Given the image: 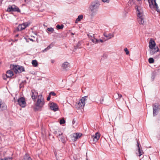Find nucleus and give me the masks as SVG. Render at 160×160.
<instances>
[{
  "label": "nucleus",
  "instance_id": "obj_48",
  "mask_svg": "<svg viewBox=\"0 0 160 160\" xmlns=\"http://www.w3.org/2000/svg\"><path fill=\"white\" fill-rule=\"evenodd\" d=\"M30 40L32 41H33V40L32 39H30Z\"/></svg>",
  "mask_w": 160,
  "mask_h": 160
},
{
  "label": "nucleus",
  "instance_id": "obj_25",
  "mask_svg": "<svg viewBox=\"0 0 160 160\" xmlns=\"http://www.w3.org/2000/svg\"><path fill=\"white\" fill-rule=\"evenodd\" d=\"M156 72L155 71H154L152 73V76L151 77V78L152 81H153L154 79L156 76Z\"/></svg>",
  "mask_w": 160,
  "mask_h": 160
},
{
  "label": "nucleus",
  "instance_id": "obj_2",
  "mask_svg": "<svg viewBox=\"0 0 160 160\" xmlns=\"http://www.w3.org/2000/svg\"><path fill=\"white\" fill-rule=\"evenodd\" d=\"M87 98V96L82 97L76 104L75 107L77 109H79L84 108Z\"/></svg>",
  "mask_w": 160,
  "mask_h": 160
},
{
  "label": "nucleus",
  "instance_id": "obj_38",
  "mask_svg": "<svg viewBox=\"0 0 160 160\" xmlns=\"http://www.w3.org/2000/svg\"><path fill=\"white\" fill-rule=\"evenodd\" d=\"M104 101V98L102 97L100 100V103H102Z\"/></svg>",
  "mask_w": 160,
  "mask_h": 160
},
{
  "label": "nucleus",
  "instance_id": "obj_26",
  "mask_svg": "<svg viewBox=\"0 0 160 160\" xmlns=\"http://www.w3.org/2000/svg\"><path fill=\"white\" fill-rule=\"evenodd\" d=\"M32 63L34 67H35L37 66L38 65V62L36 60H32Z\"/></svg>",
  "mask_w": 160,
  "mask_h": 160
},
{
  "label": "nucleus",
  "instance_id": "obj_47",
  "mask_svg": "<svg viewBox=\"0 0 160 160\" xmlns=\"http://www.w3.org/2000/svg\"><path fill=\"white\" fill-rule=\"evenodd\" d=\"M99 41H100L101 42H103V41L102 39H100Z\"/></svg>",
  "mask_w": 160,
  "mask_h": 160
},
{
  "label": "nucleus",
  "instance_id": "obj_40",
  "mask_svg": "<svg viewBox=\"0 0 160 160\" xmlns=\"http://www.w3.org/2000/svg\"><path fill=\"white\" fill-rule=\"evenodd\" d=\"M50 94H51L53 96H55L56 95V94H55V93L53 92H51L50 93Z\"/></svg>",
  "mask_w": 160,
  "mask_h": 160
},
{
  "label": "nucleus",
  "instance_id": "obj_30",
  "mask_svg": "<svg viewBox=\"0 0 160 160\" xmlns=\"http://www.w3.org/2000/svg\"><path fill=\"white\" fill-rule=\"evenodd\" d=\"M138 152L139 153V156L140 157L141 155H142L143 153V152L141 150V149L140 148H139V149H138Z\"/></svg>",
  "mask_w": 160,
  "mask_h": 160
},
{
  "label": "nucleus",
  "instance_id": "obj_1",
  "mask_svg": "<svg viewBox=\"0 0 160 160\" xmlns=\"http://www.w3.org/2000/svg\"><path fill=\"white\" fill-rule=\"evenodd\" d=\"M99 5V2L97 1H94L91 3L89 7L91 17H93L97 14Z\"/></svg>",
  "mask_w": 160,
  "mask_h": 160
},
{
  "label": "nucleus",
  "instance_id": "obj_45",
  "mask_svg": "<svg viewBox=\"0 0 160 160\" xmlns=\"http://www.w3.org/2000/svg\"><path fill=\"white\" fill-rule=\"evenodd\" d=\"M80 42H79L78 43V44H77V46H78V47H79V46H80Z\"/></svg>",
  "mask_w": 160,
  "mask_h": 160
},
{
  "label": "nucleus",
  "instance_id": "obj_36",
  "mask_svg": "<svg viewBox=\"0 0 160 160\" xmlns=\"http://www.w3.org/2000/svg\"><path fill=\"white\" fill-rule=\"evenodd\" d=\"M23 160H32L31 158H30V157H26V158H24L23 159Z\"/></svg>",
  "mask_w": 160,
  "mask_h": 160
},
{
  "label": "nucleus",
  "instance_id": "obj_33",
  "mask_svg": "<svg viewBox=\"0 0 160 160\" xmlns=\"http://www.w3.org/2000/svg\"><path fill=\"white\" fill-rule=\"evenodd\" d=\"M118 93H115L114 95V98L116 99L118 101L119 99V97L118 96Z\"/></svg>",
  "mask_w": 160,
  "mask_h": 160
},
{
  "label": "nucleus",
  "instance_id": "obj_42",
  "mask_svg": "<svg viewBox=\"0 0 160 160\" xmlns=\"http://www.w3.org/2000/svg\"><path fill=\"white\" fill-rule=\"evenodd\" d=\"M95 43H98L99 40H98V39H96L95 38Z\"/></svg>",
  "mask_w": 160,
  "mask_h": 160
},
{
  "label": "nucleus",
  "instance_id": "obj_54",
  "mask_svg": "<svg viewBox=\"0 0 160 160\" xmlns=\"http://www.w3.org/2000/svg\"><path fill=\"white\" fill-rule=\"evenodd\" d=\"M130 2H129V3H130Z\"/></svg>",
  "mask_w": 160,
  "mask_h": 160
},
{
  "label": "nucleus",
  "instance_id": "obj_7",
  "mask_svg": "<svg viewBox=\"0 0 160 160\" xmlns=\"http://www.w3.org/2000/svg\"><path fill=\"white\" fill-rule=\"evenodd\" d=\"M7 11L8 12H20V11L19 8L14 5L9 6L7 8Z\"/></svg>",
  "mask_w": 160,
  "mask_h": 160
},
{
  "label": "nucleus",
  "instance_id": "obj_35",
  "mask_svg": "<svg viewBox=\"0 0 160 160\" xmlns=\"http://www.w3.org/2000/svg\"><path fill=\"white\" fill-rule=\"evenodd\" d=\"M124 50L126 52L127 55H128L129 54V51L128 50L127 48H125L124 49Z\"/></svg>",
  "mask_w": 160,
  "mask_h": 160
},
{
  "label": "nucleus",
  "instance_id": "obj_11",
  "mask_svg": "<svg viewBox=\"0 0 160 160\" xmlns=\"http://www.w3.org/2000/svg\"><path fill=\"white\" fill-rule=\"evenodd\" d=\"M18 104L22 107L24 108L26 106V102L24 98L22 97L18 100Z\"/></svg>",
  "mask_w": 160,
  "mask_h": 160
},
{
  "label": "nucleus",
  "instance_id": "obj_12",
  "mask_svg": "<svg viewBox=\"0 0 160 160\" xmlns=\"http://www.w3.org/2000/svg\"><path fill=\"white\" fill-rule=\"evenodd\" d=\"M159 50V49L158 47L152 48V49L149 48V49L150 54L151 55L154 54L155 53L158 52Z\"/></svg>",
  "mask_w": 160,
  "mask_h": 160
},
{
  "label": "nucleus",
  "instance_id": "obj_20",
  "mask_svg": "<svg viewBox=\"0 0 160 160\" xmlns=\"http://www.w3.org/2000/svg\"><path fill=\"white\" fill-rule=\"evenodd\" d=\"M7 109V106L5 103L1 101L0 104V111H3Z\"/></svg>",
  "mask_w": 160,
  "mask_h": 160
},
{
  "label": "nucleus",
  "instance_id": "obj_34",
  "mask_svg": "<svg viewBox=\"0 0 160 160\" xmlns=\"http://www.w3.org/2000/svg\"><path fill=\"white\" fill-rule=\"evenodd\" d=\"M65 123V121L63 118H62L60 120V123L61 124H64Z\"/></svg>",
  "mask_w": 160,
  "mask_h": 160
},
{
  "label": "nucleus",
  "instance_id": "obj_14",
  "mask_svg": "<svg viewBox=\"0 0 160 160\" xmlns=\"http://www.w3.org/2000/svg\"><path fill=\"white\" fill-rule=\"evenodd\" d=\"M50 108L51 109L54 111H57L58 110V107L57 104L53 102L50 103Z\"/></svg>",
  "mask_w": 160,
  "mask_h": 160
},
{
  "label": "nucleus",
  "instance_id": "obj_51",
  "mask_svg": "<svg viewBox=\"0 0 160 160\" xmlns=\"http://www.w3.org/2000/svg\"><path fill=\"white\" fill-rule=\"evenodd\" d=\"M16 36V37H18V35H17Z\"/></svg>",
  "mask_w": 160,
  "mask_h": 160
},
{
  "label": "nucleus",
  "instance_id": "obj_5",
  "mask_svg": "<svg viewBox=\"0 0 160 160\" xmlns=\"http://www.w3.org/2000/svg\"><path fill=\"white\" fill-rule=\"evenodd\" d=\"M82 135V134L79 132L73 133L70 136V141L73 142L75 141L78 139L80 138Z\"/></svg>",
  "mask_w": 160,
  "mask_h": 160
},
{
  "label": "nucleus",
  "instance_id": "obj_23",
  "mask_svg": "<svg viewBox=\"0 0 160 160\" xmlns=\"http://www.w3.org/2000/svg\"><path fill=\"white\" fill-rule=\"evenodd\" d=\"M83 15H79L76 20L75 23H78V22L80 21L83 18Z\"/></svg>",
  "mask_w": 160,
  "mask_h": 160
},
{
  "label": "nucleus",
  "instance_id": "obj_6",
  "mask_svg": "<svg viewBox=\"0 0 160 160\" xmlns=\"http://www.w3.org/2000/svg\"><path fill=\"white\" fill-rule=\"evenodd\" d=\"M136 9H137V16L138 19L144 18L142 8L141 7L136 6Z\"/></svg>",
  "mask_w": 160,
  "mask_h": 160
},
{
  "label": "nucleus",
  "instance_id": "obj_19",
  "mask_svg": "<svg viewBox=\"0 0 160 160\" xmlns=\"http://www.w3.org/2000/svg\"><path fill=\"white\" fill-rule=\"evenodd\" d=\"M156 43L155 41L152 40H150L149 42V49H152V48L156 47Z\"/></svg>",
  "mask_w": 160,
  "mask_h": 160
},
{
  "label": "nucleus",
  "instance_id": "obj_37",
  "mask_svg": "<svg viewBox=\"0 0 160 160\" xmlns=\"http://www.w3.org/2000/svg\"><path fill=\"white\" fill-rule=\"evenodd\" d=\"M12 158H5L4 159V160H12Z\"/></svg>",
  "mask_w": 160,
  "mask_h": 160
},
{
  "label": "nucleus",
  "instance_id": "obj_21",
  "mask_svg": "<svg viewBox=\"0 0 160 160\" xmlns=\"http://www.w3.org/2000/svg\"><path fill=\"white\" fill-rule=\"evenodd\" d=\"M88 36L90 39L92 41L93 43L95 42V37L94 34L91 35L90 34H88Z\"/></svg>",
  "mask_w": 160,
  "mask_h": 160
},
{
  "label": "nucleus",
  "instance_id": "obj_27",
  "mask_svg": "<svg viewBox=\"0 0 160 160\" xmlns=\"http://www.w3.org/2000/svg\"><path fill=\"white\" fill-rule=\"evenodd\" d=\"M53 46L51 44H50L46 48L42 51V52H46L47 50H49L50 48Z\"/></svg>",
  "mask_w": 160,
  "mask_h": 160
},
{
  "label": "nucleus",
  "instance_id": "obj_50",
  "mask_svg": "<svg viewBox=\"0 0 160 160\" xmlns=\"http://www.w3.org/2000/svg\"><path fill=\"white\" fill-rule=\"evenodd\" d=\"M1 100L0 99V104L1 103Z\"/></svg>",
  "mask_w": 160,
  "mask_h": 160
},
{
  "label": "nucleus",
  "instance_id": "obj_24",
  "mask_svg": "<svg viewBox=\"0 0 160 160\" xmlns=\"http://www.w3.org/2000/svg\"><path fill=\"white\" fill-rule=\"evenodd\" d=\"M54 133L57 135V137H58V136H59L60 135H62L63 134V132H61L60 130L58 129L57 131H55L54 132Z\"/></svg>",
  "mask_w": 160,
  "mask_h": 160
},
{
  "label": "nucleus",
  "instance_id": "obj_49",
  "mask_svg": "<svg viewBox=\"0 0 160 160\" xmlns=\"http://www.w3.org/2000/svg\"><path fill=\"white\" fill-rule=\"evenodd\" d=\"M0 160H4V159L0 158Z\"/></svg>",
  "mask_w": 160,
  "mask_h": 160
},
{
  "label": "nucleus",
  "instance_id": "obj_15",
  "mask_svg": "<svg viewBox=\"0 0 160 160\" xmlns=\"http://www.w3.org/2000/svg\"><path fill=\"white\" fill-rule=\"evenodd\" d=\"M38 95V93L34 90H31V96L32 99H35Z\"/></svg>",
  "mask_w": 160,
  "mask_h": 160
},
{
  "label": "nucleus",
  "instance_id": "obj_8",
  "mask_svg": "<svg viewBox=\"0 0 160 160\" xmlns=\"http://www.w3.org/2000/svg\"><path fill=\"white\" fill-rule=\"evenodd\" d=\"M13 70L16 73H20L24 70L23 67L19 66H15L13 68Z\"/></svg>",
  "mask_w": 160,
  "mask_h": 160
},
{
  "label": "nucleus",
  "instance_id": "obj_32",
  "mask_svg": "<svg viewBox=\"0 0 160 160\" xmlns=\"http://www.w3.org/2000/svg\"><path fill=\"white\" fill-rule=\"evenodd\" d=\"M47 30L49 32H52L54 31V28H47Z\"/></svg>",
  "mask_w": 160,
  "mask_h": 160
},
{
  "label": "nucleus",
  "instance_id": "obj_9",
  "mask_svg": "<svg viewBox=\"0 0 160 160\" xmlns=\"http://www.w3.org/2000/svg\"><path fill=\"white\" fill-rule=\"evenodd\" d=\"M30 23L28 22L23 23L22 24L19 25L17 28V29L18 31H21L25 29L26 27H28Z\"/></svg>",
  "mask_w": 160,
  "mask_h": 160
},
{
  "label": "nucleus",
  "instance_id": "obj_28",
  "mask_svg": "<svg viewBox=\"0 0 160 160\" xmlns=\"http://www.w3.org/2000/svg\"><path fill=\"white\" fill-rule=\"evenodd\" d=\"M138 22L140 24H143L144 23V18L138 19Z\"/></svg>",
  "mask_w": 160,
  "mask_h": 160
},
{
  "label": "nucleus",
  "instance_id": "obj_10",
  "mask_svg": "<svg viewBox=\"0 0 160 160\" xmlns=\"http://www.w3.org/2000/svg\"><path fill=\"white\" fill-rule=\"evenodd\" d=\"M160 108L159 105L156 103L154 104L153 106V115L155 116L158 114Z\"/></svg>",
  "mask_w": 160,
  "mask_h": 160
},
{
  "label": "nucleus",
  "instance_id": "obj_46",
  "mask_svg": "<svg viewBox=\"0 0 160 160\" xmlns=\"http://www.w3.org/2000/svg\"><path fill=\"white\" fill-rule=\"evenodd\" d=\"M75 123V121L73 120L72 121V124H74Z\"/></svg>",
  "mask_w": 160,
  "mask_h": 160
},
{
  "label": "nucleus",
  "instance_id": "obj_53",
  "mask_svg": "<svg viewBox=\"0 0 160 160\" xmlns=\"http://www.w3.org/2000/svg\"><path fill=\"white\" fill-rule=\"evenodd\" d=\"M52 63H53V61H52Z\"/></svg>",
  "mask_w": 160,
  "mask_h": 160
},
{
  "label": "nucleus",
  "instance_id": "obj_22",
  "mask_svg": "<svg viewBox=\"0 0 160 160\" xmlns=\"http://www.w3.org/2000/svg\"><path fill=\"white\" fill-rule=\"evenodd\" d=\"M13 75V72L11 70H8L7 72L6 76L7 78H10L12 77Z\"/></svg>",
  "mask_w": 160,
  "mask_h": 160
},
{
  "label": "nucleus",
  "instance_id": "obj_4",
  "mask_svg": "<svg viewBox=\"0 0 160 160\" xmlns=\"http://www.w3.org/2000/svg\"><path fill=\"white\" fill-rule=\"evenodd\" d=\"M149 6L151 9L156 10L158 12H160L158 4H157L156 0H148Z\"/></svg>",
  "mask_w": 160,
  "mask_h": 160
},
{
  "label": "nucleus",
  "instance_id": "obj_29",
  "mask_svg": "<svg viewBox=\"0 0 160 160\" xmlns=\"http://www.w3.org/2000/svg\"><path fill=\"white\" fill-rule=\"evenodd\" d=\"M63 27L64 26L62 24L61 25H57L56 26V28L58 30L62 29L63 28Z\"/></svg>",
  "mask_w": 160,
  "mask_h": 160
},
{
  "label": "nucleus",
  "instance_id": "obj_44",
  "mask_svg": "<svg viewBox=\"0 0 160 160\" xmlns=\"http://www.w3.org/2000/svg\"><path fill=\"white\" fill-rule=\"evenodd\" d=\"M139 143L137 141V146L138 147V149H139V148H140L139 146Z\"/></svg>",
  "mask_w": 160,
  "mask_h": 160
},
{
  "label": "nucleus",
  "instance_id": "obj_13",
  "mask_svg": "<svg viewBox=\"0 0 160 160\" xmlns=\"http://www.w3.org/2000/svg\"><path fill=\"white\" fill-rule=\"evenodd\" d=\"M61 67L63 70L66 71L70 68V65L68 62H66L62 64Z\"/></svg>",
  "mask_w": 160,
  "mask_h": 160
},
{
  "label": "nucleus",
  "instance_id": "obj_18",
  "mask_svg": "<svg viewBox=\"0 0 160 160\" xmlns=\"http://www.w3.org/2000/svg\"><path fill=\"white\" fill-rule=\"evenodd\" d=\"M92 138L93 139V141L96 142L100 138V134L98 132H97L94 135L92 136Z\"/></svg>",
  "mask_w": 160,
  "mask_h": 160
},
{
  "label": "nucleus",
  "instance_id": "obj_39",
  "mask_svg": "<svg viewBox=\"0 0 160 160\" xmlns=\"http://www.w3.org/2000/svg\"><path fill=\"white\" fill-rule=\"evenodd\" d=\"M118 96L119 97L118 101H120V99L122 98V95L121 94H120L118 93Z\"/></svg>",
  "mask_w": 160,
  "mask_h": 160
},
{
  "label": "nucleus",
  "instance_id": "obj_52",
  "mask_svg": "<svg viewBox=\"0 0 160 160\" xmlns=\"http://www.w3.org/2000/svg\"><path fill=\"white\" fill-rule=\"evenodd\" d=\"M71 34H72V35H73V34L72 33Z\"/></svg>",
  "mask_w": 160,
  "mask_h": 160
},
{
  "label": "nucleus",
  "instance_id": "obj_41",
  "mask_svg": "<svg viewBox=\"0 0 160 160\" xmlns=\"http://www.w3.org/2000/svg\"><path fill=\"white\" fill-rule=\"evenodd\" d=\"M102 0L104 2L108 3L109 2V0Z\"/></svg>",
  "mask_w": 160,
  "mask_h": 160
},
{
  "label": "nucleus",
  "instance_id": "obj_17",
  "mask_svg": "<svg viewBox=\"0 0 160 160\" xmlns=\"http://www.w3.org/2000/svg\"><path fill=\"white\" fill-rule=\"evenodd\" d=\"M103 35L107 38V40L110 39L114 37V34L112 33H109L107 34L106 33L104 32Z\"/></svg>",
  "mask_w": 160,
  "mask_h": 160
},
{
  "label": "nucleus",
  "instance_id": "obj_43",
  "mask_svg": "<svg viewBox=\"0 0 160 160\" xmlns=\"http://www.w3.org/2000/svg\"><path fill=\"white\" fill-rule=\"evenodd\" d=\"M50 97H51V96H50V95L48 96L47 98V100L48 101H49L50 100Z\"/></svg>",
  "mask_w": 160,
  "mask_h": 160
},
{
  "label": "nucleus",
  "instance_id": "obj_31",
  "mask_svg": "<svg viewBox=\"0 0 160 160\" xmlns=\"http://www.w3.org/2000/svg\"><path fill=\"white\" fill-rule=\"evenodd\" d=\"M148 62L150 63H153L154 62V60L153 58H150L148 59Z\"/></svg>",
  "mask_w": 160,
  "mask_h": 160
},
{
  "label": "nucleus",
  "instance_id": "obj_16",
  "mask_svg": "<svg viewBox=\"0 0 160 160\" xmlns=\"http://www.w3.org/2000/svg\"><path fill=\"white\" fill-rule=\"evenodd\" d=\"M58 138L59 141H61L62 143H64L65 142L66 140V137L64 134H62L61 135L58 136Z\"/></svg>",
  "mask_w": 160,
  "mask_h": 160
},
{
  "label": "nucleus",
  "instance_id": "obj_3",
  "mask_svg": "<svg viewBox=\"0 0 160 160\" xmlns=\"http://www.w3.org/2000/svg\"><path fill=\"white\" fill-rule=\"evenodd\" d=\"M44 104V102L42 95L38 96V99L35 104L36 106L38 108H41Z\"/></svg>",
  "mask_w": 160,
  "mask_h": 160
}]
</instances>
